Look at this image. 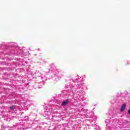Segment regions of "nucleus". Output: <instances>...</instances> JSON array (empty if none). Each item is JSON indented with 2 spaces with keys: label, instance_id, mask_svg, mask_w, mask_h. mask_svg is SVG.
<instances>
[{
  "label": "nucleus",
  "instance_id": "obj_1",
  "mask_svg": "<svg viewBox=\"0 0 130 130\" xmlns=\"http://www.w3.org/2000/svg\"><path fill=\"white\" fill-rule=\"evenodd\" d=\"M69 103V99H67L66 101H63L62 103L61 104L62 106L67 105Z\"/></svg>",
  "mask_w": 130,
  "mask_h": 130
},
{
  "label": "nucleus",
  "instance_id": "obj_2",
  "mask_svg": "<svg viewBox=\"0 0 130 130\" xmlns=\"http://www.w3.org/2000/svg\"><path fill=\"white\" fill-rule=\"evenodd\" d=\"M125 107H126V106L125 105V104H123V105H122L120 109V111L122 112V111H123V110L125 109Z\"/></svg>",
  "mask_w": 130,
  "mask_h": 130
},
{
  "label": "nucleus",
  "instance_id": "obj_3",
  "mask_svg": "<svg viewBox=\"0 0 130 130\" xmlns=\"http://www.w3.org/2000/svg\"><path fill=\"white\" fill-rule=\"evenodd\" d=\"M10 109H11V110H15V109H16V106H12L10 107Z\"/></svg>",
  "mask_w": 130,
  "mask_h": 130
},
{
  "label": "nucleus",
  "instance_id": "obj_4",
  "mask_svg": "<svg viewBox=\"0 0 130 130\" xmlns=\"http://www.w3.org/2000/svg\"><path fill=\"white\" fill-rule=\"evenodd\" d=\"M128 113L129 114H130V109L128 110Z\"/></svg>",
  "mask_w": 130,
  "mask_h": 130
}]
</instances>
